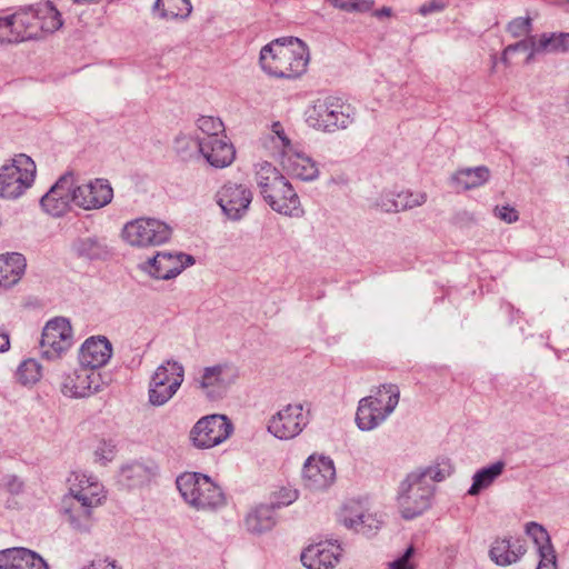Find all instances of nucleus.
Returning a JSON list of instances; mask_svg holds the SVG:
<instances>
[{"instance_id": "obj_35", "label": "nucleus", "mask_w": 569, "mask_h": 569, "mask_svg": "<svg viewBox=\"0 0 569 569\" xmlns=\"http://www.w3.org/2000/svg\"><path fill=\"white\" fill-rule=\"evenodd\" d=\"M42 376V367L36 359H26L17 368L16 378L23 385H34Z\"/></svg>"}, {"instance_id": "obj_33", "label": "nucleus", "mask_w": 569, "mask_h": 569, "mask_svg": "<svg viewBox=\"0 0 569 569\" xmlns=\"http://www.w3.org/2000/svg\"><path fill=\"white\" fill-rule=\"evenodd\" d=\"M506 463L501 460L479 469L472 477V485L468 490L470 496H477L481 490L489 488L499 478Z\"/></svg>"}, {"instance_id": "obj_36", "label": "nucleus", "mask_w": 569, "mask_h": 569, "mask_svg": "<svg viewBox=\"0 0 569 569\" xmlns=\"http://www.w3.org/2000/svg\"><path fill=\"white\" fill-rule=\"evenodd\" d=\"M372 401L378 402L377 406L386 408L389 401L393 402V410L397 408L400 398V389L395 383H383L378 387L372 395L368 396Z\"/></svg>"}, {"instance_id": "obj_14", "label": "nucleus", "mask_w": 569, "mask_h": 569, "mask_svg": "<svg viewBox=\"0 0 569 569\" xmlns=\"http://www.w3.org/2000/svg\"><path fill=\"white\" fill-rule=\"evenodd\" d=\"M307 425L302 405H287L269 419L268 431L280 440H290L300 435Z\"/></svg>"}, {"instance_id": "obj_15", "label": "nucleus", "mask_w": 569, "mask_h": 569, "mask_svg": "<svg viewBox=\"0 0 569 569\" xmlns=\"http://www.w3.org/2000/svg\"><path fill=\"white\" fill-rule=\"evenodd\" d=\"M237 378L236 369L227 363L204 367L196 379L197 387L210 399L221 398Z\"/></svg>"}, {"instance_id": "obj_60", "label": "nucleus", "mask_w": 569, "mask_h": 569, "mask_svg": "<svg viewBox=\"0 0 569 569\" xmlns=\"http://www.w3.org/2000/svg\"><path fill=\"white\" fill-rule=\"evenodd\" d=\"M293 499H296V495H293V497H290V499L288 500V503L292 502Z\"/></svg>"}, {"instance_id": "obj_44", "label": "nucleus", "mask_w": 569, "mask_h": 569, "mask_svg": "<svg viewBox=\"0 0 569 569\" xmlns=\"http://www.w3.org/2000/svg\"><path fill=\"white\" fill-rule=\"evenodd\" d=\"M508 32L513 38L526 36L531 30V20L529 18H516L507 27Z\"/></svg>"}, {"instance_id": "obj_26", "label": "nucleus", "mask_w": 569, "mask_h": 569, "mask_svg": "<svg viewBox=\"0 0 569 569\" xmlns=\"http://www.w3.org/2000/svg\"><path fill=\"white\" fill-rule=\"evenodd\" d=\"M569 53V32H545L532 36V50L526 58L530 63L537 56Z\"/></svg>"}, {"instance_id": "obj_5", "label": "nucleus", "mask_w": 569, "mask_h": 569, "mask_svg": "<svg viewBox=\"0 0 569 569\" xmlns=\"http://www.w3.org/2000/svg\"><path fill=\"white\" fill-rule=\"evenodd\" d=\"M176 483L183 500L197 510H216L224 505L221 488L206 475L184 472Z\"/></svg>"}, {"instance_id": "obj_30", "label": "nucleus", "mask_w": 569, "mask_h": 569, "mask_svg": "<svg viewBox=\"0 0 569 569\" xmlns=\"http://www.w3.org/2000/svg\"><path fill=\"white\" fill-rule=\"evenodd\" d=\"M27 262L23 254L11 252L0 256V288H11L19 282L26 271Z\"/></svg>"}, {"instance_id": "obj_43", "label": "nucleus", "mask_w": 569, "mask_h": 569, "mask_svg": "<svg viewBox=\"0 0 569 569\" xmlns=\"http://www.w3.org/2000/svg\"><path fill=\"white\" fill-rule=\"evenodd\" d=\"M537 552L539 556L537 569H557V556L553 546L542 547Z\"/></svg>"}, {"instance_id": "obj_7", "label": "nucleus", "mask_w": 569, "mask_h": 569, "mask_svg": "<svg viewBox=\"0 0 569 569\" xmlns=\"http://www.w3.org/2000/svg\"><path fill=\"white\" fill-rule=\"evenodd\" d=\"M183 378L184 368L180 362L174 360L162 362L150 379L149 402L154 407L167 403L181 387Z\"/></svg>"}, {"instance_id": "obj_46", "label": "nucleus", "mask_w": 569, "mask_h": 569, "mask_svg": "<svg viewBox=\"0 0 569 569\" xmlns=\"http://www.w3.org/2000/svg\"><path fill=\"white\" fill-rule=\"evenodd\" d=\"M253 172L259 178H270L271 176H277L279 173L272 162L261 158L254 161Z\"/></svg>"}, {"instance_id": "obj_24", "label": "nucleus", "mask_w": 569, "mask_h": 569, "mask_svg": "<svg viewBox=\"0 0 569 569\" xmlns=\"http://www.w3.org/2000/svg\"><path fill=\"white\" fill-rule=\"evenodd\" d=\"M393 400L386 408L365 397L359 400L356 412V425L361 431H371L379 427L393 412Z\"/></svg>"}, {"instance_id": "obj_17", "label": "nucleus", "mask_w": 569, "mask_h": 569, "mask_svg": "<svg viewBox=\"0 0 569 569\" xmlns=\"http://www.w3.org/2000/svg\"><path fill=\"white\" fill-rule=\"evenodd\" d=\"M302 479L310 490L328 489L336 480L333 461L328 457L310 456L303 465Z\"/></svg>"}, {"instance_id": "obj_2", "label": "nucleus", "mask_w": 569, "mask_h": 569, "mask_svg": "<svg viewBox=\"0 0 569 569\" xmlns=\"http://www.w3.org/2000/svg\"><path fill=\"white\" fill-rule=\"evenodd\" d=\"M310 60L307 44L298 38H281L260 51V64L274 78L296 79L306 73Z\"/></svg>"}, {"instance_id": "obj_39", "label": "nucleus", "mask_w": 569, "mask_h": 569, "mask_svg": "<svg viewBox=\"0 0 569 569\" xmlns=\"http://www.w3.org/2000/svg\"><path fill=\"white\" fill-rule=\"evenodd\" d=\"M34 180H0V197L3 199H17L32 186Z\"/></svg>"}, {"instance_id": "obj_28", "label": "nucleus", "mask_w": 569, "mask_h": 569, "mask_svg": "<svg viewBox=\"0 0 569 569\" xmlns=\"http://www.w3.org/2000/svg\"><path fill=\"white\" fill-rule=\"evenodd\" d=\"M341 521L347 528L367 536L376 532L381 525L375 515L360 510V507L353 509L351 506L343 508Z\"/></svg>"}, {"instance_id": "obj_1", "label": "nucleus", "mask_w": 569, "mask_h": 569, "mask_svg": "<svg viewBox=\"0 0 569 569\" xmlns=\"http://www.w3.org/2000/svg\"><path fill=\"white\" fill-rule=\"evenodd\" d=\"M61 13L51 1L21 6L0 17V44L40 40L62 27Z\"/></svg>"}, {"instance_id": "obj_6", "label": "nucleus", "mask_w": 569, "mask_h": 569, "mask_svg": "<svg viewBox=\"0 0 569 569\" xmlns=\"http://www.w3.org/2000/svg\"><path fill=\"white\" fill-rule=\"evenodd\" d=\"M435 486L423 480V473L410 472L400 483L398 505L405 519H413L426 511L433 497Z\"/></svg>"}, {"instance_id": "obj_51", "label": "nucleus", "mask_w": 569, "mask_h": 569, "mask_svg": "<svg viewBox=\"0 0 569 569\" xmlns=\"http://www.w3.org/2000/svg\"><path fill=\"white\" fill-rule=\"evenodd\" d=\"M83 569H121V567L117 563L116 560H112L109 558H98V559H93Z\"/></svg>"}, {"instance_id": "obj_11", "label": "nucleus", "mask_w": 569, "mask_h": 569, "mask_svg": "<svg viewBox=\"0 0 569 569\" xmlns=\"http://www.w3.org/2000/svg\"><path fill=\"white\" fill-rule=\"evenodd\" d=\"M260 187L263 199L272 210L289 217L303 214L299 196L289 180H266Z\"/></svg>"}, {"instance_id": "obj_13", "label": "nucleus", "mask_w": 569, "mask_h": 569, "mask_svg": "<svg viewBox=\"0 0 569 569\" xmlns=\"http://www.w3.org/2000/svg\"><path fill=\"white\" fill-rule=\"evenodd\" d=\"M216 201L229 220L238 221L247 213L252 192L243 183L229 180L217 191Z\"/></svg>"}, {"instance_id": "obj_31", "label": "nucleus", "mask_w": 569, "mask_h": 569, "mask_svg": "<svg viewBox=\"0 0 569 569\" xmlns=\"http://www.w3.org/2000/svg\"><path fill=\"white\" fill-rule=\"evenodd\" d=\"M192 10L190 0H156L152 6L153 16L164 21L187 20Z\"/></svg>"}, {"instance_id": "obj_42", "label": "nucleus", "mask_w": 569, "mask_h": 569, "mask_svg": "<svg viewBox=\"0 0 569 569\" xmlns=\"http://www.w3.org/2000/svg\"><path fill=\"white\" fill-rule=\"evenodd\" d=\"M532 50V36L526 40H521L517 43L509 44L505 48L502 52L501 60L508 67L510 66V56L517 51L527 52V57L531 53Z\"/></svg>"}, {"instance_id": "obj_55", "label": "nucleus", "mask_w": 569, "mask_h": 569, "mask_svg": "<svg viewBox=\"0 0 569 569\" xmlns=\"http://www.w3.org/2000/svg\"><path fill=\"white\" fill-rule=\"evenodd\" d=\"M373 16L377 18H382V17L389 18L392 16V9L390 7H382L381 9L376 10Z\"/></svg>"}, {"instance_id": "obj_10", "label": "nucleus", "mask_w": 569, "mask_h": 569, "mask_svg": "<svg viewBox=\"0 0 569 569\" xmlns=\"http://www.w3.org/2000/svg\"><path fill=\"white\" fill-rule=\"evenodd\" d=\"M104 381L100 371L79 365L61 377L60 391L70 399L90 398L103 390Z\"/></svg>"}, {"instance_id": "obj_20", "label": "nucleus", "mask_w": 569, "mask_h": 569, "mask_svg": "<svg viewBox=\"0 0 569 569\" xmlns=\"http://www.w3.org/2000/svg\"><path fill=\"white\" fill-rule=\"evenodd\" d=\"M74 203L86 210L102 208L111 202L113 190L109 180H88L74 188Z\"/></svg>"}, {"instance_id": "obj_37", "label": "nucleus", "mask_w": 569, "mask_h": 569, "mask_svg": "<svg viewBox=\"0 0 569 569\" xmlns=\"http://www.w3.org/2000/svg\"><path fill=\"white\" fill-rule=\"evenodd\" d=\"M197 124L199 130L207 136L201 140H213V138L227 137L224 134V124L219 118L202 116L198 119Z\"/></svg>"}, {"instance_id": "obj_59", "label": "nucleus", "mask_w": 569, "mask_h": 569, "mask_svg": "<svg viewBox=\"0 0 569 569\" xmlns=\"http://www.w3.org/2000/svg\"><path fill=\"white\" fill-rule=\"evenodd\" d=\"M491 60H492V66H491V72L495 71L496 67H497V57L496 56H492L491 57Z\"/></svg>"}, {"instance_id": "obj_29", "label": "nucleus", "mask_w": 569, "mask_h": 569, "mask_svg": "<svg viewBox=\"0 0 569 569\" xmlns=\"http://www.w3.org/2000/svg\"><path fill=\"white\" fill-rule=\"evenodd\" d=\"M426 194L412 191L388 192L381 196L378 206L385 212H398L426 202Z\"/></svg>"}, {"instance_id": "obj_21", "label": "nucleus", "mask_w": 569, "mask_h": 569, "mask_svg": "<svg viewBox=\"0 0 569 569\" xmlns=\"http://www.w3.org/2000/svg\"><path fill=\"white\" fill-rule=\"evenodd\" d=\"M74 188L71 180H57L56 183L40 199L41 208L52 217H61L74 202Z\"/></svg>"}, {"instance_id": "obj_23", "label": "nucleus", "mask_w": 569, "mask_h": 569, "mask_svg": "<svg viewBox=\"0 0 569 569\" xmlns=\"http://www.w3.org/2000/svg\"><path fill=\"white\" fill-rule=\"evenodd\" d=\"M0 569H49V566L36 551L12 547L0 550Z\"/></svg>"}, {"instance_id": "obj_49", "label": "nucleus", "mask_w": 569, "mask_h": 569, "mask_svg": "<svg viewBox=\"0 0 569 569\" xmlns=\"http://www.w3.org/2000/svg\"><path fill=\"white\" fill-rule=\"evenodd\" d=\"M413 555V547L410 546L401 557L389 563L388 569H416L415 565L410 561Z\"/></svg>"}, {"instance_id": "obj_9", "label": "nucleus", "mask_w": 569, "mask_h": 569, "mask_svg": "<svg viewBox=\"0 0 569 569\" xmlns=\"http://www.w3.org/2000/svg\"><path fill=\"white\" fill-rule=\"evenodd\" d=\"M171 237V228L153 218H138L129 221L122 229L123 240L133 247L160 246Z\"/></svg>"}, {"instance_id": "obj_50", "label": "nucleus", "mask_w": 569, "mask_h": 569, "mask_svg": "<svg viewBox=\"0 0 569 569\" xmlns=\"http://www.w3.org/2000/svg\"><path fill=\"white\" fill-rule=\"evenodd\" d=\"M271 131L278 138V140L280 141L281 147L283 149L282 153L284 154V152H289L290 151L289 149L291 147V141L287 137V134L284 132V129H283V126L279 121H276L271 126Z\"/></svg>"}, {"instance_id": "obj_18", "label": "nucleus", "mask_w": 569, "mask_h": 569, "mask_svg": "<svg viewBox=\"0 0 569 569\" xmlns=\"http://www.w3.org/2000/svg\"><path fill=\"white\" fill-rule=\"evenodd\" d=\"M113 348L104 336H91L81 345L78 353V362L91 370L101 369L110 361Z\"/></svg>"}, {"instance_id": "obj_27", "label": "nucleus", "mask_w": 569, "mask_h": 569, "mask_svg": "<svg viewBox=\"0 0 569 569\" xmlns=\"http://www.w3.org/2000/svg\"><path fill=\"white\" fill-rule=\"evenodd\" d=\"M281 164L283 174L291 178H317L320 174L317 162L302 153L284 152Z\"/></svg>"}, {"instance_id": "obj_25", "label": "nucleus", "mask_w": 569, "mask_h": 569, "mask_svg": "<svg viewBox=\"0 0 569 569\" xmlns=\"http://www.w3.org/2000/svg\"><path fill=\"white\" fill-rule=\"evenodd\" d=\"M198 148L206 160L216 168L229 167L236 159V149L227 137L200 140Z\"/></svg>"}, {"instance_id": "obj_47", "label": "nucleus", "mask_w": 569, "mask_h": 569, "mask_svg": "<svg viewBox=\"0 0 569 569\" xmlns=\"http://www.w3.org/2000/svg\"><path fill=\"white\" fill-rule=\"evenodd\" d=\"M448 7V2L446 0H430L422 3L418 12L422 17H427L429 14L439 13L443 11Z\"/></svg>"}, {"instance_id": "obj_38", "label": "nucleus", "mask_w": 569, "mask_h": 569, "mask_svg": "<svg viewBox=\"0 0 569 569\" xmlns=\"http://www.w3.org/2000/svg\"><path fill=\"white\" fill-rule=\"evenodd\" d=\"M415 472L423 473V480L430 481L433 485V482H440L449 477L452 472V467L448 460H443Z\"/></svg>"}, {"instance_id": "obj_34", "label": "nucleus", "mask_w": 569, "mask_h": 569, "mask_svg": "<svg viewBox=\"0 0 569 569\" xmlns=\"http://www.w3.org/2000/svg\"><path fill=\"white\" fill-rule=\"evenodd\" d=\"M272 510L269 507L261 506L249 512L244 519L248 531L261 533L270 530L274 526Z\"/></svg>"}, {"instance_id": "obj_58", "label": "nucleus", "mask_w": 569, "mask_h": 569, "mask_svg": "<svg viewBox=\"0 0 569 569\" xmlns=\"http://www.w3.org/2000/svg\"><path fill=\"white\" fill-rule=\"evenodd\" d=\"M485 181H486V180H478V181H476V182H473V183H471V184L466 183L462 188H463L465 190H468V189H470V188H476V187L481 186Z\"/></svg>"}, {"instance_id": "obj_40", "label": "nucleus", "mask_w": 569, "mask_h": 569, "mask_svg": "<svg viewBox=\"0 0 569 569\" xmlns=\"http://www.w3.org/2000/svg\"><path fill=\"white\" fill-rule=\"evenodd\" d=\"M526 533L532 539L537 551L541 550L542 547L552 546L549 533L537 522L532 521L527 523Z\"/></svg>"}, {"instance_id": "obj_32", "label": "nucleus", "mask_w": 569, "mask_h": 569, "mask_svg": "<svg viewBox=\"0 0 569 569\" xmlns=\"http://www.w3.org/2000/svg\"><path fill=\"white\" fill-rule=\"evenodd\" d=\"M36 162L26 153L14 154L0 167V178H34Z\"/></svg>"}, {"instance_id": "obj_56", "label": "nucleus", "mask_w": 569, "mask_h": 569, "mask_svg": "<svg viewBox=\"0 0 569 569\" xmlns=\"http://www.w3.org/2000/svg\"><path fill=\"white\" fill-rule=\"evenodd\" d=\"M191 142V139L187 137H182L177 139L176 141V148L178 151L182 150L184 147H187Z\"/></svg>"}, {"instance_id": "obj_12", "label": "nucleus", "mask_w": 569, "mask_h": 569, "mask_svg": "<svg viewBox=\"0 0 569 569\" xmlns=\"http://www.w3.org/2000/svg\"><path fill=\"white\" fill-rule=\"evenodd\" d=\"M72 327L68 319L57 317L47 322L42 330L41 355L48 360L60 359L72 346Z\"/></svg>"}, {"instance_id": "obj_53", "label": "nucleus", "mask_w": 569, "mask_h": 569, "mask_svg": "<svg viewBox=\"0 0 569 569\" xmlns=\"http://www.w3.org/2000/svg\"><path fill=\"white\" fill-rule=\"evenodd\" d=\"M123 472L127 473V478H132L133 476H138V477L146 476V469L140 463H134V465L129 466L127 469L123 470Z\"/></svg>"}, {"instance_id": "obj_45", "label": "nucleus", "mask_w": 569, "mask_h": 569, "mask_svg": "<svg viewBox=\"0 0 569 569\" xmlns=\"http://www.w3.org/2000/svg\"><path fill=\"white\" fill-rule=\"evenodd\" d=\"M114 455L116 446L111 441H100L94 450L96 460L102 463L111 461L114 458Z\"/></svg>"}, {"instance_id": "obj_16", "label": "nucleus", "mask_w": 569, "mask_h": 569, "mask_svg": "<svg viewBox=\"0 0 569 569\" xmlns=\"http://www.w3.org/2000/svg\"><path fill=\"white\" fill-rule=\"evenodd\" d=\"M194 263L191 254L182 252H158L149 259L146 270L157 279L169 280L180 274L187 267Z\"/></svg>"}, {"instance_id": "obj_19", "label": "nucleus", "mask_w": 569, "mask_h": 569, "mask_svg": "<svg viewBox=\"0 0 569 569\" xmlns=\"http://www.w3.org/2000/svg\"><path fill=\"white\" fill-rule=\"evenodd\" d=\"M342 549L332 541H321L308 546L300 559L307 569H333L340 561Z\"/></svg>"}, {"instance_id": "obj_3", "label": "nucleus", "mask_w": 569, "mask_h": 569, "mask_svg": "<svg viewBox=\"0 0 569 569\" xmlns=\"http://www.w3.org/2000/svg\"><path fill=\"white\" fill-rule=\"evenodd\" d=\"M68 490L79 507L70 505L64 509L70 526L81 532L89 530L92 510L103 503L107 498L103 485L99 479L83 471H72L67 479Z\"/></svg>"}, {"instance_id": "obj_41", "label": "nucleus", "mask_w": 569, "mask_h": 569, "mask_svg": "<svg viewBox=\"0 0 569 569\" xmlns=\"http://www.w3.org/2000/svg\"><path fill=\"white\" fill-rule=\"evenodd\" d=\"M328 2L332 7L347 12H365L373 6V0H328Z\"/></svg>"}, {"instance_id": "obj_54", "label": "nucleus", "mask_w": 569, "mask_h": 569, "mask_svg": "<svg viewBox=\"0 0 569 569\" xmlns=\"http://www.w3.org/2000/svg\"><path fill=\"white\" fill-rule=\"evenodd\" d=\"M10 348V339L8 333H0V352H6Z\"/></svg>"}, {"instance_id": "obj_22", "label": "nucleus", "mask_w": 569, "mask_h": 569, "mask_svg": "<svg viewBox=\"0 0 569 569\" xmlns=\"http://www.w3.org/2000/svg\"><path fill=\"white\" fill-rule=\"evenodd\" d=\"M526 552L527 546L523 539L498 537L491 543L489 557L496 565L506 567L518 562Z\"/></svg>"}, {"instance_id": "obj_8", "label": "nucleus", "mask_w": 569, "mask_h": 569, "mask_svg": "<svg viewBox=\"0 0 569 569\" xmlns=\"http://www.w3.org/2000/svg\"><path fill=\"white\" fill-rule=\"evenodd\" d=\"M233 432V425L224 415L200 418L191 428L189 439L197 449H211L224 442Z\"/></svg>"}, {"instance_id": "obj_52", "label": "nucleus", "mask_w": 569, "mask_h": 569, "mask_svg": "<svg viewBox=\"0 0 569 569\" xmlns=\"http://www.w3.org/2000/svg\"><path fill=\"white\" fill-rule=\"evenodd\" d=\"M458 176H475L476 178H486L490 174L489 169L486 167L467 168L457 172Z\"/></svg>"}, {"instance_id": "obj_48", "label": "nucleus", "mask_w": 569, "mask_h": 569, "mask_svg": "<svg viewBox=\"0 0 569 569\" xmlns=\"http://www.w3.org/2000/svg\"><path fill=\"white\" fill-rule=\"evenodd\" d=\"M493 213L497 218L506 223H513L518 221L519 214L518 211L511 206H497L493 210Z\"/></svg>"}, {"instance_id": "obj_4", "label": "nucleus", "mask_w": 569, "mask_h": 569, "mask_svg": "<svg viewBox=\"0 0 569 569\" xmlns=\"http://www.w3.org/2000/svg\"><path fill=\"white\" fill-rule=\"evenodd\" d=\"M353 119L355 108L335 96L316 99L306 112V121L311 128L329 133L347 129Z\"/></svg>"}, {"instance_id": "obj_57", "label": "nucleus", "mask_w": 569, "mask_h": 569, "mask_svg": "<svg viewBox=\"0 0 569 569\" xmlns=\"http://www.w3.org/2000/svg\"><path fill=\"white\" fill-rule=\"evenodd\" d=\"M103 0H72L73 3L79 6H92V4H99Z\"/></svg>"}]
</instances>
